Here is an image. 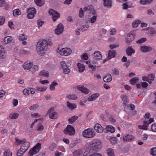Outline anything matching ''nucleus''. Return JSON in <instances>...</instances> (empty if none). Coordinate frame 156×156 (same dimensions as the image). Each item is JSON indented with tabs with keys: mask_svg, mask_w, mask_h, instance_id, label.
<instances>
[{
	"mask_svg": "<svg viewBox=\"0 0 156 156\" xmlns=\"http://www.w3.org/2000/svg\"><path fill=\"white\" fill-rule=\"evenodd\" d=\"M48 47V42L45 40L39 41L37 44L36 50L37 53L41 56L44 55Z\"/></svg>",
	"mask_w": 156,
	"mask_h": 156,
	"instance_id": "f257e3e1",
	"label": "nucleus"
},
{
	"mask_svg": "<svg viewBox=\"0 0 156 156\" xmlns=\"http://www.w3.org/2000/svg\"><path fill=\"white\" fill-rule=\"evenodd\" d=\"M23 67L24 69L29 70L32 73L38 69V66L37 65H33L32 62L29 61L25 62L23 65Z\"/></svg>",
	"mask_w": 156,
	"mask_h": 156,
	"instance_id": "f03ea898",
	"label": "nucleus"
},
{
	"mask_svg": "<svg viewBox=\"0 0 156 156\" xmlns=\"http://www.w3.org/2000/svg\"><path fill=\"white\" fill-rule=\"evenodd\" d=\"M90 147L93 151H98L102 147L101 141L98 139L91 141L90 143Z\"/></svg>",
	"mask_w": 156,
	"mask_h": 156,
	"instance_id": "7ed1b4c3",
	"label": "nucleus"
},
{
	"mask_svg": "<svg viewBox=\"0 0 156 156\" xmlns=\"http://www.w3.org/2000/svg\"><path fill=\"white\" fill-rule=\"evenodd\" d=\"M95 135L94 129L88 128L85 129L83 133V135L84 137L90 138L94 137Z\"/></svg>",
	"mask_w": 156,
	"mask_h": 156,
	"instance_id": "20e7f679",
	"label": "nucleus"
},
{
	"mask_svg": "<svg viewBox=\"0 0 156 156\" xmlns=\"http://www.w3.org/2000/svg\"><path fill=\"white\" fill-rule=\"evenodd\" d=\"M72 50L69 48H65L57 50V52L61 55L63 56H67L72 53Z\"/></svg>",
	"mask_w": 156,
	"mask_h": 156,
	"instance_id": "39448f33",
	"label": "nucleus"
},
{
	"mask_svg": "<svg viewBox=\"0 0 156 156\" xmlns=\"http://www.w3.org/2000/svg\"><path fill=\"white\" fill-rule=\"evenodd\" d=\"M64 133L66 135L69 136L74 135L75 133V131L74 128L72 126L68 125L64 130Z\"/></svg>",
	"mask_w": 156,
	"mask_h": 156,
	"instance_id": "423d86ee",
	"label": "nucleus"
},
{
	"mask_svg": "<svg viewBox=\"0 0 156 156\" xmlns=\"http://www.w3.org/2000/svg\"><path fill=\"white\" fill-rule=\"evenodd\" d=\"M154 121L153 118H150L148 120H144L143 122V125H139L138 126L139 129L144 130H147L149 125Z\"/></svg>",
	"mask_w": 156,
	"mask_h": 156,
	"instance_id": "0eeeda50",
	"label": "nucleus"
},
{
	"mask_svg": "<svg viewBox=\"0 0 156 156\" xmlns=\"http://www.w3.org/2000/svg\"><path fill=\"white\" fill-rule=\"evenodd\" d=\"M27 12V18L29 19H32L34 17V15L36 13V10L35 8H31L28 9Z\"/></svg>",
	"mask_w": 156,
	"mask_h": 156,
	"instance_id": "6e6552de",
	"label": "nucleus"
},
{
	"mask_svg": "<svg viewBox=\"0 0 156 156\" xmlns=\"http://www.w3.org/2000/svg\"><path fill=\"white\" fill-rule=\"evenodd\" d=\"M49 13L50 15H52L53 20L54 21H55L57 19L60 17V14L56 11L52 9L50 10Z\"/></svg>",
	"mask_w": 156,
	"mask_h": 156,
	"instance_id": "1a4fd4ad",
	"label": "nucleus"
},
{
	"mask_svg": "<svg viewBox=\"0 0 156 156\" xmlns=\"http://www.w3.org/2000/svg\"><path fill=\"white\" fill-rule=\"evenodd\" d=\"M54 110V108H51L49 109L47 112V114H49V117L51 119H56L58 117L57 113L55 112H51Z\"/></svg>",
	"mask_w": 156,
	"mask_h": 156,
	"instance_id": "9d476101",
	"label": "nucleus"
},
{
	"mask_svg": "<svg viewBox=\"0 0 156 156\" xmlns=\"http://www.w3.org/2000/svg\"><path fill=\"white\" fill-rule=\"evenodd\" d=\"M61 65L63 69L64 73L65 74H68L70 72V70L65 62L62 61L61 62Z\"/></svg>",
	"mask_w": 156,
	"mask_h": 156,
	"instance_id": "9b49d317",
	"label": "nucleus"
},
{
	"mask_svg": "<svg viewBox=\"0 0 156 156\" xmlns=\"http://www.w3.org/2000/svg\"><path fill=\"white\" fill-rule=\"evenodd\" d=\"M64 28L63 25L61 23H59L58 25L56 28L55 30V32L57 34H60L62 33Z\"/></svg>",
	"mask_w": 156,
	"mask_h": 156,
	"instance_id": "f8f14e48",
	"label": "nucleus"
},
{
	"mask_svg": "<svg viewBox=\"0 0 156 156\" xmlns=\"http://www.w3.org/2000/svg\"><path fill=\"white\" fill-rule=\"evenodd\" d=\"M122 139L124 142H128L133 140L134 137L130 134H125L122 136Z\"/></svg>",
	"mask_w": 156,
	"mask_h": 156,
	"instance_id": "ddd939ff",
	"label": "nucleus"
},
{
	"mask_svg": "<svg viewBox=\"0 0 156 156\" xmlns=\"http://www.w3.org/2000/svg\"><path fill=\"white\" fill-rule=\"evenodd\" d=\"M7 52L4 48L0 47V59H5L6 57Z\"/></svg>",
	"mask_w": 156,
	"mask_h": 156,
	"instance_id": "4468645a",
	"label": "nucleus"
},
{
	"mask_svg": "<svg viewBox=\"0 0 156 156\" xmlns=\"http://www.w3.org/2000/svg\"><path fill=\"white\" fill-rule=\"evenodd\" d=\"M30 145V143L25 140L22 143L21 148L26 152L28 149Z\"/></svg>",
	"mask_w": 156,
	"mask_h": 156,
	"instance_id": "2eb2a0df",
	"label": "nucleus"
},
{
	"mask_svg": "<svg viewBox=\"0 0 156 156\" xmlns=\"http://www.w3.org/2000/svg\"><path fill=\"white\" fill-rule=\"evenodd\" d=\"M102 55L100 51H96L94 53V58L95 59L97 60H101L102 59Z\"/></svg>",
	"mask_w": 156,
	"mask_h": 156,
	"instance_id": "dca6fc26",
	"label": "nucleus"
},
{
	"mask_svg": "<svg viewBox=\"0 0 156 156\" xmlns=\"http://www.w3.org/2000/svg\"><path fill=\"white\" fill-rule=\"evenodd\" d=\"M153 49L151 47H148L146 45L142 46L140 48V50L144 52H146L150 51Z\"/></svg>",
	"mask_w": 156,
	"mask_h": 156,
	"instance_id": "f3484780",
	"label": "nucleus"
},
{
	"mask_svg": "<svg viewBox=\"0 0 156 156\" xmlns=\"http://www.w3.org/2000/svg\"><path fill=\"white\" fill-rule=\"evenodd\" d=\"M108 58L109 59H110L115 57L116 55V53L115 51L112 50L108 51Z\"/></svg>",
	"mask_w": 156,
	"mask_h": 156,
	"instance_id": "a211bd4d",
	"label": "nucleus"
},
{
	"mask_svg": "<svg viewBox=\"0 0 156 156\" xmlns=\"http://www.w3.org/2000/svg\"><path fill=\"white\" fill-rule=\"evenodd\" d=\"M134 39L133 35L131 34H129L126 38V43H129L133 41Z\"/></svg>",
	"mask_w": 156,
	"mask_h": 156,
	"instance_id": "6ab92c4d",
	"label": "nucleus"
},
{
	"mask_svg": "<svg viewBox=\"0 0 156 156\" xmlns=\"http://www.w3.org/2000/svg\"><path fill=\"white\" fill-rule=\"evenodd\" d=\"M121 97L123 102L124 104L127 107L129 106V100L128 96L126 95L122 94Z\"/></svg>",
	"mask_w": 156,
	"mask_h": 156,
	"instance_id": "aec40b11",
	"label": "nucleus"
},
{
	"mask_svg": "<svg viewBox=\"0 0 156 156\" xmlns=\"http://www.w3.org/2000/svg\"><path fill=\"white\" fill-rule=\"evenodd\" d=\"M77 89L81 91L82 93L87 94L89 93V90L87 88L84 87L83 86L79 85L77 87Z\"/></svg>",
	"mask_w": 156,
	"mask_h": 156,
	"instance_id": "412c9836",
	"label": "nucleus"
},
{
	"mask_svg": "<svg viewBox=\"0 0 156 156\" xmlns=\"http://www.w3.org/2000/svg\"><path fill=\"white\" fill-rule=\"evenodd\" d=\"M115 130V128L111 125H108L105 130V132L108 133L110 132L111 133H113Z\"/></svg>",
	"mask_w": 156,
	"mask_h": 156,
	"instance_id": "4be33fe9",
	"label": "nucleus"
},
{
	"mask_svg": "<svg viewBox=\"0 0 156 156\" xmlns=\"http://www.w3.org/2000/svg\"><path fill=\"white\" fill-rule=\"evenodd\" d=\"M94 128L97 132L99 133H101L103 130V128L101 125L99 123H97L95 124Z\"/></svg>",
	"mask_w": 156,
	"mask_h": 156,
	"instance_id": "5701e85b",
	"label": "nucleus"
},
{
	"mask_svg": "<svg viewBox=\"0 0 156 156\" xmlns=\"http://www.w3.org/2000/svg\"><path fill=\"white\" fill-rule=\"evenodd\" d=\"M126 53L129 56H131L133 53L135 52V51L131 47H129L126 49Z\"/></svg>",
	"mask_w": 156,
	"mask_h": 156,
	"instance_id": "b1692460",
	"label": "nucleus"
},
{
	"mask_svg": "<svg viewBox=\"0 0 156 156\" xmlns=\"http://www.w3.org/2000/svg\"><path fill=\"white\" fill-rule=\"evenodd\" d=\"M99 96L98 93H95L93 94L90 96L88 98V100L89 101H92L95 100Z\"/></svg>",
	"mask_w": 156,
	"mask_h": 156,
	"instance_id": "393cba45",
	"label": "nucleus"
},
{
	"mask_svg": "<svg viewBox=\"0 0 156 156\" xmlns=\"http://www.w3.org/2000/svg\"><path fill=\"white\" fill-rule=\"evenodd\" d=\"M41 147V143H38L33 148V151L37 154L39 152Z\"/></svg>",
	"mask_w": 156,
	"mask_h": 156,
	"instance_id": "a878e982",
	"label": "nucleus"
},
{
	"mask_svg": "<svg viewBox=\"0 0 156 156\" xmlns=\"http://www.w3.org/2000/svg\"><path fill=\"white\" fill-rule=\"evenodd\" d=\"M34 2L36 5L39 7L44 5L45 3V1L44 0H34Z\"/></svg>",
	"mask_w": 156,
	"mask_h": 156,
	"instance_id": "bb28decb",
	"label": "nucleus"
},
{
	"mask_svg": "<svg viewBox=\"0 0 156 156\" xmlns=\"http://www.w3.org/2000/svg\"><path fill=\"white\" fill-rule=\"evenodd\" d=\"M103 79L105 82H109L112 80V76L109 74H108L104 77Z\"/></svg>",
	"mask_w": 156,
	"mask_h": 156,
	"instance_id": "cd10ccee",
	"label": "nucleus"
},
{
	"mask_svg": "<svg viewBox=\"0 0 156 156\" xmlns=\"http://www.w3.org/2000/svg\"><path fill=\"white\" fill-rule=\"evenodd\" d=\"M66 103L67 107L69 109L73 110L76 108V105L75 104L71 103L68 101Z\"/></svg>",
	"mask_w": 156,
	"mask_h": 156,
	"instance_id": "c85d7f7f",
	"label": "nucleus"
},
{
	"mask_svg": "<svg viewBox=\"0 0 156 156\" xmlns=\"http://www.w3.org/2000/svg\"><path fill=\"white\" fill-rule=\"evenodd\" d=\"M12 40V38L11 37L7 36L5 38L3 43L5 44H7L11 42Z\"/></svg>",
	"mask_w": 156,
	"mask_h": 156,
	"instance_id": "c756f323",
	"label": "nucleus"
},
{
	"mask_svg": "<svg viewBox=\"0 0 156 156\" xmlns=\"http://www.w3.org/2000/svg\"><path fill=\"white\" fill-rule=\"evenodd\" d=\"M12 13L14 16L16 17H18L21 13V11L18 9L14 10Z\"/></svg>",
	"mask_w": 156,
	"mask_h": 156,
	"instance_id": "7c9ffc66",
	"label": "nucleus"
},
{
	"mask_svg": "<svg viewBox=\"0 0 156 156\" xmlns=\"http://www.w3.org/2000/svg\"><path fill=\"white\" fill-rule=\"evenodd\" d=\"M77 65L79 72H82L84 71L85 69V67L83 64L78 63Z\"/></svg>",
	"mask_w": 156,
	"mask_h": 156,
	"instance_id": "2f4dec72",
	"label": "nucleus"
},
{
	"mask_svg": "<svg viewBox=\"0 0 156 156\" xmlns=\"http://www.w3.org/2000/svg\"><path fill=\"white\" fill-rule=\"evenodd\" d=\"M88 9L86 7L83 8V9L82 8H81L80 9L79 13V16L80 18H82L84 15V11H86Z\"/></svg>",
	"mask_w": 156,
	"mask_h": 156,
	"instance_id": "473e14b6",
	"label": "nucleus"
},
{
	"mask_svg": "<svg viewBox=\"0 0 156 156\" xmlns=\"http://www.w3.org/2000/svg\"><path fill=\"white\" fill-rule=\"evenodd\" d=\"M107 153L108 156H115V153L113 149L108 148L107 151Z\"/></svg>",
	"mask_w": 156,
	"mask_h": 156,
	"instance_id": "72a5a7b5",
	"label": "nucleus"
},
{
	"mask_svg": "<svg viewBox=\"0 0 156 156\" xmlns=\"http://www.w3.org/2000/svg\"><path fill=\"white\" fill-rule=\"evenodd\" d=\"M104 5L105 7H109L112 5L111 0H104Z\"/></svg>",
	"mask_w": 156,
	"mask_h": 156,
	"instance_id": "f704fd0d",
	"label": "nucleus"
},
{
	"mask_svg": "<svg viewBox=\"0 0 156 156\" xmlns=\"http://www.w3.org/2000/svg\"><path fill=\"white\" fill-rule=\"evenodd\" d=\"M78 118V117L76 116H73L68 119L69 123L72 124L75 122Z\"/></svg>",
	"mask_w": 156,
	"mask_h": 156,
	"instance_id": "c9c22d12",
	"label": "nucleus"
},
{
	"mask_svg": "<svg viewBox=\"0 0 156 156\" xmlns=\"http://www.w3.org/2000/svg\"><path fill=\"white\" fill-rule=\"evenodd\" d=\"M19 115V114L18 113H13L10 114L9 117L11 119H16L18 117Z\"/></svg>",
	"mask_w": 156,
	"mask_h": 156,
	"instance_id": "e433bc0d",
	"label": "nucleus"
},
{
	"mask_svg": "<svg viewBox=\"0 0 156 156\" xmlns=\"http://www.w3.org/2000/svg\"><path fill=\"white\" fill-rule=\"evenodd\" d=\"M140 23L141 21L140 20H136L132 23V26L134 28H136L140 24Z\"/></svg>",
	"mask_w": 156,
	"mask_h": 156,
	"instance_id": "4c0bfd02",
	"label": "nucleus"
},
{
	"mask_svg": "<svg viewBox=\"0 0 156 156\" xmlns=\"http://www.w3.org/2000/svg\"><path fill=\"white\" fill-rule=\"evenodd\" d=\"M82 151L81 150H78L74 151L73 152V155L75 156H80L82 154Z\"/></svg>",
	"mask_w": 156,
	"mask_h": 156,
	"instance_id": "58836bf2",
	"label": "nucleus"
},
{
	"mask_svg": "<svg viewBox=\"0 0 156 156\" xmlns=\"http://www.w3.org/2000/svg\"><path fill=\"white\" fill-rule=\"evenodd\" d=\"M18 38L19 40L22 41L25 40L27 39V37L24 34H20L18 37Z\"/></svg>",
	"mask_w": 156,
	"mask_h": 156,
	"instance_id": "ea45409f",
	"label": "nucleus"
},
{
	"mask_svg": "<svg viewBox=\"0 0 156 156\" xmlns=\"http://www.w3.org/2000/svg\"><path fill=\"white\" fill-rule=\"evenodd\" d=\"M153 0H140V3L142 5H145L151 3Z\"/></svg>",
	"mask_w": 156,
	"mask_h": 156,
	"instance_id": "a19ab883",
	"label": "nucleus"
},
{
	"mask_svg": "<svg viewBox=\"0 0 156 156\" xmlns=\"http://www.w3.org/2000/svg\"><path fill=\"white\" fill-rule=\"evenodd\" d=\"M40 75L41 76L48 77V72L43 70L40 72Z\"/></svg>",
	"mask_w": 156,
	"mask_h": 156,
	"instance_id": "79ce46f5",
	"label": "nucleus"
},
{
	"mask_svg": "<svg viewBox=\"0 0 156 156\" xmlns=\"http://www.w3.org/2000/svg\"><path fill=\"white\" fill-rule=\"evenodd\" d=\"M138 80L139 79L138 78H133L130 80V83L133 85H134L138 81Z\"/></svg>",
	"mask_w": 156,
	"mask_h": 156,
	"instance_id": "37998d69",
	"label": "nucleus"
},
{
	"mask_svg": "<svg viewBox=\"0 0 156 156\" xmlns=\"http://www.w3.org/2000/svg\"><path fill=\"white\" fill-rule=\"evenodd\" d=\"M36 88L38 91H44L46 90L47 87H37Z\"/></svg>",
	"mask_w": 156,
	"mask_h": 156,
	"instance_id": "c03bdc74",
	"label": "nucleus"
},
{
	"mask_svg": "<svg viewBox=\"0 0 156 156\" xmlns=\"http://www.w3.org/2000/svg\"><path fill=\"white\" fill-rule=\"evenodd\" d=\"M58 83L55 81H54L52 83L51 85L50 89L51 90H55V86L57 85Z\"/></svg>",
	"mask_w": 156,
	"mask_h": 156,
	"instance_id": "a18cd8bd",
	"label": "nucleus"
},
{
	"mask_svg": "<svg viewBox=\"0 0 156 156\" xmlns=\"http://www.w3.org/2000/svg\"><path fill=\"white\" fill-rule=\"evenodd\" d=\"M25 152L24 150L20 148V149L19 150L17 151L16 154L17 156H22Z\"/></svg>",
	"mask_w": 156,
	"mask_h": 156,
	"instance_id": "49530a36",
	"label": "nucleus"
},
{
	"mask_svg": "<svg viewBox=\"0 0 156 156\" xmlns=\"http://www.w3.org/2000/svg\"><path fill=\"white\" fill-rule=\"evenodd\" d=\"M12 153L9 150H7L4 152L3 156H12Z\"/></svg>",
	"mask_w": 156,
	"mask_h": 156,
	"instance_id": "de8ad7c7",
	"label": "nucleus"
},
{
	"mask_svg": "<svg viewBox=\"0 0 156 156\" xmlns=\"http://www.w3.org/2000/svg\"><path fill=\"white\" fill-rule=\"evenodd\" d=\"M66 97L70 99L76 100L77 98V97L75 94L67 95Z\"/></svg>",
	"mask_w": 156,
	"mask_h": 156,
	"instance_id": "09e8293b",
	"label": "nucleus"
},
{
	"mask_svg": "<svg viewBox=\"0 0 156 156\" xmlns=\"http://www.w3.org/2000/svg\"><path fill=\"white\" fill-rule=\"evenodd\" d=\"M97 16H93L91 18H90V20H89V23H94L97 20Z\"/></svg>",
	"mask_w": 156,
	"mask_h": 156,
	"instance_id": "8fccbe9b",
	"label": "nucleus"
},
{
	"mask_svg": "<svg viewBox=\"0 0 156 156\" xmlns=\"http://www.w3.org/2000/svg\"><path fill=\"white\" fill-rule=\"evenodd\" d=\"M25 140H21L19 139L18 138H16V142L15 143V144L16 145H19L20 144H21L22 143H23Z\"/></svg>",
	"mask_w": 156,
	"mask_h": 156,
	"instance_id": "3c124183",
	"label": "nucleus"
},
{
	"mask_svg": "<svg viewBox=\"0 0 156 156\" xmlns=\"http://www.w3.org/2000/svg\"><path fill=\"white\" fill-rule=\"evenodd\" d=\"M110 141L112 144H115L117 142L116 138L115 137H111L110 139Z\"/></svg>",
	"mask_w": 156,
	"mask_h": 156,
	"instance_id": "603ef678",
	"label": "nucleus"
},
{
	"mask_svg": "<svg viewBox=\"0 0 156 156\" xmlns=\"http://www.w3.org/2000/svg\"><path fill=\"white\" fill-rule=\"evenodd\" d=\"M148 76L149 80L151 81L152 80H154L155 75L153 73H151L148 75Z\"/></svg>",
	"mask_w": 156,
	"mask_h": 156,
	"instance_id": "864d4df0",
	"label": "nucleus"
},
{
	"mask_svg": "<svg viewBox=\"0 0 156 156\" xmlns=\"http://www.w3.org/2000/svg\"><path fill=\"white\" fill-rule=\"evenodd\" d=\"M147 40L146 38H141L137 40L136 41V43L138 44H140L142 43H144Z\"/></svg>",
	"mask_w": 156,
	"mask_h": 156,
	"instance_id": "5fc2aeb1",
	"label": "nucleus"
},
{
	"mask_svg": "<svg viewBox=\"0 0 156 156\" xmlns=\"http://www.w3.org/2000/svg\"><path fill=\"white\" fill-rule=\"evenodd\" d=\"M89 27V25L88 24L83 26L82 27L80 28L79 30L84 31L86 30Z\"/></svg>",
	"mask_w": 156,
	"mask_h": 156,
	"instance_id": "6e6d98bb",
	"label": "nucleus"
},
{
	"mask_svg": "<svg viewBox=\"0 0 156 156\" xmlns=\"http://www.w3.org/2000/svg\"><path fill=\"white\" fill-rule=\"evenodd\" d=\"M5 21V17L3 16H0V26L4 24Z\"/></svg>",
	"mask_w": 156,
	"mask_h": 156,
	"instance_id": "4d7b16f0",
	"label": "nucleus"
},
{
	"mask_svg": "<svg viewBox=\"0 0 156 156\" xmlns=\"http://www.w3.org/2000/svg\"><path fill=\"white\" fill-rule=\"evenodd\" d=\"M38 106V105L37 104H35L30 106L29 108L30 110H35Z\"/></svg>",
	"mask_w": 156,
	"mask_h": 156,
	"instance_id": "13d9d810",
	"label": "nucleus"
},
{
	"mask_svg": "<svg viewBox=\"0 0 156 156\" xmlns=\"http://www.w3.org/2000/svg\"><path fill=\"white\" fill-rule=\"evenodd\" d=\"M81 58L83 60H87L88 59V57L87 54L85 53L81 56Z\"/></svg>",
	"mask_w": 156,
	"mask_h": 156,
	"instance_id": "bf43d9fd",
	"label": "nucleus"
},
{
	"mask_svg": "<svg viewBox=\"0 0 156 156\" xmlns=\"http://www.w3.org/2000/svg\"><path fill=\"white\" fill-rule=\"evenodd\" d=\"M151 154L152 155H156V147L151 149Z\"/></svg>",
	"mask_w": 156,
	"mask_h": 156,
	"instance_id": "052dcab7",
	"label": "nucleus"
},
{
	"mask_svg": "<svg viewBox=\"0 0 156 156\" xmlns=\"http://www.w3.org/2000/svg\"><path fill=\"white\" fill-rule=\"evenodd\" d=\"M116 33V30L115 28H113L111 29L110 34L111 35H115Z\"/></svg>",
	"mask_w": 156,
	"mask_h": 156,
	"instance_id": "680f3d73",
	"label": "nucleus"
},
{
	"mask_svg": "<svg viewBox=\"0 0 156 156\" xmlns=\"http://www.w3.org/2000/svg\"><path fill=\"white\" fill-rule=\"evenodd\" d=\"M142 80L144 81H146L148 82V83H151V81H149V80L148 77L147 76H144L142 77Z\"/></svg>",
	"mask_w": 156,
	"mask_h": 156,
	"instance_id": "e2e57ef3",
	"label": "nucleus"
},
{
	"mask_svg": "<svg viewBox=\"0 0 156 156\" xmlns=\"http://www.w3.org/2000/svg\"><path fill=\"white\" fill-rule=\"evenodd\" d=\"M23 93L26 95H28L30 94L29 90L27 89H25L23 91Z\"/></svg>",
	"mask_w": 156,
	"mask_h": 156,
	"instance_id": "0e129e2a",
	"label": "nucleus"
},
{
	"mask_svg": "<svg viewBox=\"0 0 156 156\" xmlns=\"http://www.w3.org/2000/svg\"><path fill=\"white\" fill-rule=\"evenodd\" d=\"M113 73L115 75H118L119 73V70L116 68H114L112 69Z\"/></svg>",
	"mask_w": 156,
	"mask_h": 156,
	"instance_id": "69168bd1",
	"label": "nucleus"
},
{
	"mask_svg": "<svg viewBox=\"0 0 156 156\" xmlns=\"http://www.w3.org/2000/svg\"><path fill=\"white\" fill-rule=\"evenodd\" d=\"M18 103V101L17 99H14L12 101V104L14 107L16 106Z\"/></svg>",
	"mask_w": 156,
	"mask_h": 156,
	"instance_id": "338daca9",
	"label": "nucleus"
},
{
	"mask_svg": "<svg viewBox=\"0 0 156 156\" xmlns=\"http://www.w3.org/2000/svg\"><path fill=\"white\" fill-rule=\"evenodd\" d=\"M151 129L152 131L155 132H156V124H154L151 126Z\"/></svg>",
	"mask_w": 156,
	"mask_h": 156,
	"instance_id": "774afa93",
	"label": "nucleus"
}]
</instances>
